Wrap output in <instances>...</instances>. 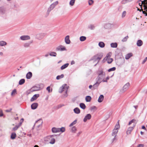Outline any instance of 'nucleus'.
I'll list each match as a JSON object with an SVG mask.
<instances>
[{
	"label": "nucleus",
	"mask_w": 147,
	"mask_h": 147,
	"mask_svg": "<svg viewBox=\"0 0 147 147\" xmlns=\"http://www.w3.org/2000/svg\"><path fill=\"white\" fill-rule=\"evenodd\" d=\"M58 1H57L51 4L48 9L47 13L48 14H49L50 12L58 4Z\"/></svg>",
	"instance_id": "6"
},
{
	"label": "nucleus",
	"mask_w": 147,
	"mask_h": 147,
	"mask_svg": "<svg viewBox=\"0 0 147 147\" xmlns=\"http://www.w3.org/2000/svg\"><path fill=\"white\" fill-rule=\"evenodd\" d=\"M7 43L4 41H0V46H3L7 45Z\"/></svg>",
	"instance_id": "30"
},
{
	"label": "nucleus",
	"mask_w": 147,
	"mask_h": 147,
	"mask_svg": "<svg viewBox=\"0 0 147 147\" xmlns=\"http://www.w3.org/2000/svg\"><path fill=\"white\" fill-rule=\"evenodd\" d=\"M96 109V107L95 106H92V107H91L90 108L91 110Z\"/></svg>",
	"instance_id": "52"
},
{
	"label": "nucleus",
	"mask_w": 147,
	"mask_h": 147,
	"mask_svg": "<svg viewBox=\"0 0 147 147\" xmlns=\"http://www.w3.org/2000/svg\"><path fill=\"white\" fill-rule=\"evenodd\" d=\"M47 90H48L49 93H50L51 92L50 89V87L48 86L47 88Z\"/></svg>",
	"instance_id": "54"
},
{
	"label": "nucleus",
	"mask_w": 147,
	"mask_h": 147,
	"mask_svg": "<svg viewBox=\"0 0 147 147\" xmlns=\"http://www.w3.org/2000/svg\"><path fill=\"white\" fill-rule=\"evenodd\" d=\"M74 111L75 113L77 114H79L80 113V109L78 107L75 108L74 109Z\"/></svg>",
	"instance_id": "26"
},
{
	"label": "nucleus",
	"mask_w": 147,
	"mask_h": 147,
	"mask_svg": "<svg viewBox=\"0 0 147 147\" xmlns=\"http://www.w3.org/2000/svg\"><path fill=\"white\" fill-rule=\"evenodd\" d=\"M20 125H16L13 128V131H16L18 129Z\"/></svg>",
	"instance_id": "48"
},
{
	"label": "nucleus",
	"mask_w": 147,
	"mask_h": 147,
	"mask_svg": "<svg viewBox=\"0 0 147 147\" xmlns=\"http://www.w3.org/2000/svg\"><path fill=\"white\" fill-rule=\"evenodd\" d=\"M65 43L67 44H69L70 43V40L69 39V36L67 35L65 38Z\"/></svg>",
	"instance_id": "16"
},
{
	"label": "nucleus",
	"mask_w": 147,
	"mask_h": 147,
	"mask_svg": "<svg viewBox=\"0 0 147 147\" xmlns=\"http://www.w3.org/2000/svg\"><path fill=\"white\" fill-rule=\"evenodd\" d=\"M43 34L42 33L38 34L36 35V38L39 40L41 39L43 37Z\"/></svg>",
	"instance_id": "21"
},
{
	"label": "nucleus",
	"mask_w": 147,
	"mask_h": 147,
	"mask_svg": "<svg viewBox=\"0 0 147 147\" xmlns=\"http://www.w3.org/2000/svg\"><path fill=\"white\" fill-rule=\"evenodd\" d=\"M3 115V114L2 110H0V117H2Z\"/></svg>",
	"instance_id": "53"
},
{
	"label": "nucleus",
	"mask_w": 147,
	"mask_h": 147,
	"mask_svg": "<svg viewBox=\"0 0 147 147\" xmlns=\"http://www.w3.org/2000/svg\"><path fill=\"white\" fill-rule=\"evenodd\" d=\"M6 13V9L4 7L0 8V14L1 15L5 14Z\"/></svg>",
	"instance_id": "13"
},
{
	"label": "nucleus",
	"mask_w": 147,
	"mask_h": 147,
	"mask_svg": "<svg viewBox=\"0 0 147 147\" xmlns=\"http://www.w3.org/2000/svg\"><path fill=\"white\" fill-rule=\"evenodd\" d=\"M68 88V86H67V84H63L59 88V92L60 93H62V92H64L66 94L64 96L65 97H67V94Z\"/></svg>",
	"instance_id": "5"
},
{
	"label": "nucleus",
	"mask_w": 147,
	"mask_h": 147,
	"mask_svg": "<svg viewBox=\"0 0 147 147\" xmlns=\"http://www.w3.org/2000/svg\"><path fill=\"white\" fill-rule=\"evenodd\" d=\"M52 131L53 133H56L59 132V128H57L55 127L52 128Z\"/></svg>",
	"instance_id": "22"
},
{
	"label": "nucleus",
	"mask_w": 147,
	"mask_h": 147,
	"mask_svg": "<svg viewBox=\"0 0 147 147\" xmlns=\"http://www.w3.org/2000/svg\"><path fill=\"white\" fill-rule=\"evenodd\" d=\"M91 97L90 96H88L86 97L85 99L87 102H90L91 100Z\"/></svg>",
	"instance_id": "31"
},
{
	"label": "nucleus",
	"mask_w": 147,
	"mask_h": 147,
	"mask_svg": "<svg viewBox=\"0 0 147 147\" xmlns=\"http://www.w3.org/2000/svg\"><path fill=\"white\" fill-rule=\"evenodd\" d=\"M82 133L81 131L79 132L77 134V136H78Z\"/></svg>",
	"instance_id": "63"
},
{
	"label": "nucleus",
	"mask_w": 147,
	"mask_h": 147,
	"mask_svg": "<svg viewBox=\"0 0 147 147\" xmlns=\"http://www.w3.org/2000/svg\"><path fill=\"white\" fill-rule=\"evenodd\" d=\"M147 60V57H146L145 58V59L143 60V61L142 62V63L143 64Z\"/></svg>",
	"instance_id": "55"
},
{
	"label": "nucleus",
	"mask_w": 147,
	"mask_h": 147,
	"mask_svg": "<svg viewBox=\"0 0 147 147\" xmlns=\"http://www.w3.org/2000/svg\"><path fill=\"white\" fill-rule=\"evenodd\" d=\"M56 135H50V136H48L47 137V139H49V140H50V141L49 142V143L51 144H53L55 143V139L53 138V137L54 136H55Z\"/></svg>",
	"instance_id": "8"
},
{
	"label": "nucleus",
	"mask_w": 147,
	"mask_h": 147,
	"mask_svg": "<svg viewBox=\"0 0 147 147\" xmlns=\"http://www.w3.org/2000/svg\"><path fill=\"white\" fill-rule=\"evenodd\" d=\"M113 61V59L112 58H110L108 59L107 60V63H108L110 64L112 63Z\"/></svg>",
	"instance_id": "49"
},
{
	"label": "nucleus",
	"mask_w": 147,
	"mask_h": 147,
	"mask_svg": "<svg viewBox=\"0 0 147 147\" xmlns=\"http://www.w3.org/2000/svg\"><path fill=\"white\" fill-rule=\"evenodd\" d=\"M49 55L51 56L55 57L57 55V53L56 52H51Z\"/></svg>",
	"instance_id": "40"
},
{
	"label": "nucleus",
	"mask_w": 147,
	"mask_h": 147,
	"mask_svg": "<svg viewBox=\"0 0 147 147\" xmlns=\"http://www.w3.org/2000/svg\"><path fill=\"white\" fill-rule=\"evenodd\" d=\"M142 4H143L144 11H142V13L145 15L146 16H147V0H144L142 1V3H139V5L141 7Z\"/></svg>",
	"instance_id": "4"
},
{
	"label": "nucleus",
	"mask_w": 147,
	"mask_h": 147,
	"mask_svg": "<svg viewBox=\"0 0 147 147\" xmlns=\"http://www.w3.org/2000/svg\"><path fill=\"white\" fill-rule=\"evenodd\" d=\"M143 42L141 40H138L136 43L138 47H140L143 45Z\"/></svg>",
	"instance_id": "19"
},
{
	"label": "nucleus",
	"mask_w": 147,
	"mask_h": 147,
	"mask_svg": "<svg viewBox=\"0 0 147 147\" xmlns=\"http://www.w3.org/2000/svg\"><path fill=\"white\" fill-rule=\"evenodd\" d=\"M69 65V64L68 63H67L64 65H63L61 67V69L62 70L65 69Z\"/></svg>",
	"instance_id": "29"
},
{
	"label": "nucleus",
	"mask_w": 147,
	"mask_h": 147,
	"mask_svg": "<svg viewBox=\"0 0 147 147\" xmlns=\"http://www.w3.org/2000/svg\"><path fill=\"white\" fill-rule=\"evenodd\" d=\"M77 120H75L74 121H73L69 125V127H71L73 126V125L76 124L77 123Z\"/></svg>",
	"instance_id": "41"
},
{
	"label": "nucleus",
	"mask_w": 147,
	"mask_h": 147,
	"mask_svg": "<svg viewBox=\"0 0 147 147\" xmlns=\"http://www.w3.org/2000/svg\"><path fill=\"white\" fill-rule=\"evenodd\" d=\"M93 3V1L92 0H89L88 1V4L89 5H92Z\"/></svg>",
	"instance_id": "51"
},
{
	"label": "nucleus",
	"mask_w": 147,
	"mask_h": 147,
	"mask_svg": "<svg viewBox=\"0 0 147 147\" xmlns=\"http://www.w3.org/2000/svg\"><path fill=\"white\" fill-rule=\"evenodd\" d=\"M88 28L92 30H94L95 28L94 25L92 24H90L88 26Z\"/></svg>",
	"instance_id": "37"
},
{
	"label": "nucleus",
	"mask_w": 147,
	"mask_h": 147,
	"mask_svg": "<svg viewBox=\"0 0 147 147\" xmlns=\"http://www.w3.org/2000/svg\"><path fill=\"white\" fill-rule=\"evenodd\" d=\"M105 44L102 42H100L98 43V45L100 48H103L105 46Z\"/></svg>",
	"instance_id": "27"
},
{
	"label": "nucleus",
	"mask_w": 147,
	"mask_h": 147,
	"mask_svg": "<svg viewBox=\"0 0 147 147\" xmlns=\"http://www.w3.org/2000/svg\"><path fill=\"white\" fill-rule=\"evenodd\" d=\"M118 132V130L116 129H114L113 131V132L112 134V135L113 136H114V138L113 139V141L115 140V137L116 136Z\"/></svg>",
	"instance_id": "15"
},
{
	"label": "nucleus",
	"mask_w": 147,
	"mask_h": 147,
	"mask_svg": "<svg viewBox=\"0 0 147 147\" xmlns=\"http://www.w3.org/2000/svg\"><path fill=\"white\" fill-rule=\"evenodd\" d=\"M75 63V62L74 61H71V64L73 65Z\"/></svg>",
	"instance_id": "61"
},
{
	"label": "nucleus",
	"mask_w": 147,
	"mask_h": 147,
	"mask_svg": "<svg viewBox=\"0 0 147 147\" xmlns=\"http://www.w3.org/2000/svg\"><path fill=\"white\" fill-rule=\"evenodd\" d=\"M39 96V95L38 94H35L31 98L30 101H33L36 100L37 98Z\"/></svg>",
	"instance_id": "18"
},
{
	"label": "nucleus",
	"mask_w": 147,
	"mask_h": 147,
	"mask_svg": "<svg viewBox=\"0 0 147 147\" xmlns=\"http://www.w3.org/2000/svg\"><path fill=\"white\" fill-rule=\"evenodd\" d=\"M65 130V127H62L61 128H59V132L61 131L62 132H64Z\"/></svg>",
	"instance_id": "42"
},
{
	"label": "nucleus",
	"mask_w": 147,
	"mask_h": 147,
	"mask_svg": "<svg viewBox=\"0 0 147 147\" xmlns=\"http://www.w3.org/2000/svg\"><path fill=\"white\" fill-rule=\"evenodd\" d=\"M16 93V89H14L12 91L11 93V96H13V95L15 94Z\"/></svg>",
	"instance_id": "46"
},
{
	"label": "nucleus",
	"mask_w": 147,
	"mask_h": 147,
	"mask_svg": "<svg viewBox=\"0 0 147 147\" xmlns=\"http://www.w3.org/2000/svg\"><path fill=\"white\" fill-rule=\"evenodd\" d=\"M76 0H70L69 3V5L71 6H73L75 4Z\"/></svg>",
	"instance_id": "33"
},
{
	"label": "nucleus",
	"mask_w": 147,
	"mask_h": 147,
	"mask_svg": "<svg viewBox=\"0 0 147 147\" xmlns=\"http://www.w3.org/2000/svg\"><path fill=\"white\" fill-rule=\"evenodd\" d=\"M144 145L143 144H139L138 145V147H144Z\"/></svg>",
	"instance_id": "58"
},
{
	"label": "nucleus",
	"mask_w": 147,
	"mask_h": 147,
	"mask_svg": "<svg viewBox=\"0 0 147 147\" xmlns=\"http://www.w3.org/2000/svg\"><path fill=\"white\" fill-rule=\"evenodd\" d=\"M98 76L96 79V82L93 85V88L94 89L96 88L102 82H103L105 76V73L102 69H100L98 71Z\"/></svg>",
	"instance_id": "1"
},
{
	"label": "nucleus",
	"mask_w": 147,
	"mask_h": 147,
	"mask_svg": "<svg viewBox=\"0 0 147 147\" xmlns=\"http://www.w3.org/2000/svg\"><path fill=\"white\" fill-rule=\"evenodd\" d=\"M64 76V75L63 74H62L61 75L57 76L56 77V79L57 80H59L61 78H63Z\"/></svg>",
	"instance_id": "38"
},
{
	"label": "nucleus",
	"mask_w": 147,
	"mask_h": 147,
	"mask_svg": "<svg viewBox=\"0 0 147 147\" xmlns=\"http://www.w3.org/2000/svg\"><path fill=\"white\" fill-rule=\"evenodd\" d=\"M20 39L22 40H26L30 39V37L27 35H24L21 36L20 37Z\"/></svg>",
	"instance_id": "9"
},
{
	"label": "nucleus",
	"mask_w": 147,
	"mask_h": 147,
	"mask_svg": "<svg viewBox=\"0 0 147 147\" xmlns=\"http://www.w3.org/2000/svg\"><path fill=\"white\" fill-rule=\"evenodd\" d=\"M43 122L41 119H40L36 121L34 124L32 129H33L35 125H36V129L37 130H39L42 127V125Z\"/></svg>",
	"instance_id": "3"
},
{
	"label": "nucleus",
	"mask_w": 147,
	"mask_h": 147,
	"mask_svg": "<svg viewBox=\"0 0 147 147\" xmlns=\"http://www.w3.org/2000/svg\"><path fill=\"white\" fill-rule=\"evenodd\" d=\"M109 77L108 76L105 79L104 78L103 82H107V80H109Z\"/></svg>",
	"instance_id": "50"
},
{
	"label": "nucleus",
	"mask_w": 147,
	"mask_h": 147,
	"mask_svg": "<svg viewBox=\"0 0 147 147\" xmlns=\"http://www.w3.org/2000/svg\"><path fill=\"white\" fill-rule=\"evenodd\" d=\"M25 82V80L24 79H21L19 81V84L20 85H22L24 84Z\"/></svg>",
	"instance_id": "32"
},
{
	"label": "nucleus",
	"mask_w": 147,
	"mask_h": 147,
	"mask_svg": "<svg viewBox=\"0 0 147 147\" xmlns=\"http://www.w3.org/2000/svg\"><path fill=\"white\" fill-rule=\"evenodd\" d=\"M104 96L103 95H101L99 96L98 99V102H101L103 100Z\"/></svg>",
	"instance_id": "24"
},
{
	"label": "nucleus",
	"mask_w": 147,
	"mask_h": 147,
	"mask_svg": "<svg viewBox=\"0 0 147 147\" xmlns=\"http://www.w3.org/2000/svg\"><path fill=\"white\" fill-rule=\"evenodd\" d=\"M129 86V83H127L124 85L123 88V90L125 91L128 88Z\"/></svg>",
	"instance_id": "17"
},
{
	"label": "nucleus",
	"mask_w": 147,
	"mask_h": 147,
	"mask_svg": "<svg viewBox=\"0 0 147 147\" xmlns=\"http://www.w3.org/2000/svg\"><path fill=\"white\" fill-rule=\"evenodd\" d=\"M86 39V37L85 36H81L80 38V40L81 41H83Z\"/></svg>",
	"instance_id": "39"
},
{
	"label": "nucleus",
	"mask_w": 147,
	"mask_h": 147,
	"mask_svg": "<svg viewBox=\"0 0 147 147\" xmlns=\"http://www.w3.org/2000/svg\"><path fill=\"white\" fill-rule=\"evenodd\" d=\"M11 110H12V109H9L6 110V111L7 112H10Z\"/></svg>",
	"instance_id": "59"
},
{
	"label": "nucleus",
	"mask_w": 147,
	"mask_h": 147,
	"mask_svg": "<svg viewBox=\"0 0 147 147\" xmlns=\"http://www.w3.org/2000/svg\"><path fill=\"white\" fill-rule=\"evenodd\" d=\"M128 38V36H126L124 38H123L122 40V41L123 42H124L126 41L127 39Z\"/></svg>",
	"instance_id": "45"
},
{
	"label": "nucleus",
	"mask_w": 147,
	"mask_h": 147,
	"mask_svg": "<svg viewBox=\"0 0 147 147\" xmlns=\"http://www.w3.org/2000/svg\"><path fill=\"white\" fill-rule=\"evenodd\" d=\"M91 117V115L90 114H88L85 117L83 121L84 122H86L87 120L90 119Z\"/></svg>",
	"instance_id": "12"
},
{
	"label": "nucleus",
	"mask_w": 147,
	"mask_h": 147,
	"mask_svg": "<svg viewBox=\"0 0 147 147\" xmlns=\"http://www.w3.org/2000/svg\"><path fill=\"white\" fill-rule=\"evenodd\" d=\"M110 45L111 47L112 48H116L117 47V44L116 42L112 43Z\"/></svg>",
	"instance_id": "28"
},
{
	"label": "nucleus",
	"mask_w": 147,
	"mask_h": 147,
	"mask_svg": "<svg viewBox=\"0 0 147 147\" xmlns=\"http://www.w3.org/2000/svg\"><path fill=\"white\" fill-rule=\"evenodd\" d=\"M102 56V55L101 54H97L92 57L90 59V61L93 60L94 62H97L94 65V66H95L101 59Z\"/></svg>",
	"instance_id": "2"
},
{
	"label": "nucleus",
	"mask_w": 147,
	"mask_h": 147,
	"mask_svg": "<svg viewBox=\"0 0 147 147\" xmlns=\"http://www.w3.org/2000/svg\"><path fill=\"white\" fill-rule=\"evenodd\" d=\"M38 104L37 103H34L32 104L31 105V107L32 109H36L37 107Z\"/></svg>",
	"instance_id": "20"
},
{
	"label": "nucleus",
	"mask_w": 147,
	"mask_h": 147,
	"mask_svg": "<svg viewBox=\"0 0 147 147\" xmlns=\"http://www.w3.org/2000/svg\"><path fill=\"white\" fill-rule=\"evenodd\" d=\"M116 69V68L115 67H112L111 68H110L108 70V71L109 72H111V71H114Z\"/></svg>",
	"instance_id": "44"
},
{
	"label": "nucleus",
	"mask_w": 147,
	"mask_h": 147,
	"mask_svg": "<svg viewBox=\"0 0 147 147\" xmlns=\"http://www.w3.org/2000/svg\"><path fill=\"white\" fill-rule=\"evenodd\" d=\"M33 42V40L25 43L23 44L24 47L26 48H28L30 47V44Z\"/></svg>",
	"instance_id": "10"
},
{
	"label": "nucleus",
	"mask_w": 147,
	"mask_h": 147,
	"mask_svg": "<svg viewBox=\"0 0 147 147\" xmlns=\"http://www.w3.org/2000/svg\"><path fill=\"white\" fill-rule=\"evenodd\" d=\"M56 50L58 51H66V49L64 46H63L62 45H60L59 46L57 47L56 48Z\"/></svg>",
	"instance_id": "11"
},
{
	"label": "nucleus",
	"mask_w": 147,
	"mask_h": 147,
	"mask_svg": "<svg viewBox=\"0 0 147 147\" xmlns=\"http://www.w3.org/2000/svg\"><path fill=\"white\" fill-rule=\"evenodd\" d=\"M126 12L125 11H123L122 13V15L121 16L122 18H124L125 16L126 15Z\"/></svg>",
	"instance_id": "47"
},
{
	"label": "nucleus",
	"mask_w": 147,
	"mask_h": 147,
	"mask_svg": "<svg viewBox=\"0 0 147 147\" xmlns=\"http://www.w3.org/2000/svg\"><path fill=\"white\" fill-rule=\"evenodd\" d=\"M131 121L132 123H134L136 121V120L135 119H133Z\"/></svg>",
	"instance_id": "60"
},
{
	"label": "nucleus",
	"mask_w": 147,
	"mask_h": 147,
	"mask_svg": "<svg viewBox=\"0 0 147 147\" xmlns=\"http://www.w3.org/2000/svg\"><path fill=\"white\" fill-rule=\"evenodd\" d=\"M142 129L146 130V129L145 127L144 126H142Z\"/></svg>",
	"instance_id": "62"
},
{
	"label": "nucleus",
	"mask_w": 147,
	"mask_h": 147,
	"mask_svg": "<svg viewBox=\"0 0 147 147\" xmlns=\"http://www.w3.org/2000/svg\"><path fill=\"white\" fill-rule=\"evenodd\" d=\"M77 131V128L75 126L71 128V131L72 133H75Z\"/></svg>",
	"instance_id": "34"
},
{
	"label": "nucleus",
	"mask_w": 147,
	"mask_h": 147,
	"mask_svg": "<svg viewBox=\"0 0 147 147\" xmlns=\"http://www.w3.org/2000/svg\"><path fill=\"white\" fill-rule=\"evenodd\" d=\"M40 88L36 86H34L32 87L30 89L28 90L26 92L27 95L31 93L34 91H36L40 90Z\"/></svg>",
	"instance_id": "7"
},
{
	"label": "nucleus",
	"mask_w": 147,
	"mask_h": 147,
	"mask_svg": "<svg viewBox=\"0 0 147 147\" xmlns=\"http://www.w3.org/2000/svg\"><path fill=\"white\" fill-rule=\"evenodd\" d=\"M110 54H111V53H109L107 54L106 57H107V58H108L109 57H110L111 55H110Z\"/></svg>",
	"instance_id": "56"
},
{
	"label": "nucleus",
	"mask_w": 147,
	"mask_h": 147,
	"mask_svg": "<svg viewBox=\"0 0 147 147\" xmlns=\"http://www.w3.org/2000/svg\"><path fill=\"white\" fill-rule=\"evenodd\" d=\"M119 121H118L117 122V124L116 125L115 127V129H116L118 130V129H119L120 127V126L119 123Z\"/></svg>",
	"instance_id": "43"
},
{
	"label": "nucleus",
	"mask_w": 147,
	"mask_h": 147,
	"mask_svg": "<svg viewBox=\"0 0 147 147\" xmlns=\"http://www.w3.org/2000/svg\"><path fill=\"white\" fill-rule=\"evenodd\" d=\"M80 107L82 109H84L86 108V106L83 103H81L80 105Z\"/></svg>",
	"instance_id": "36"
},
{
	"label": "nucleus",
	"mask_w": 147,
	"mask_h": 147,
	"mask_svg": "<svg viewBox=\"0 0 147 147\" xmlns=\"http://www.w3.org/2000/svg\"><path fill=\"white\" fill-rule=\"evenodd\" d=\"M135 125H134L133 127H130L128 128L126 132V134L129 135L130 134L131 132L133 129Z\"/></svg>",
	"instance_id": "14"
},
{
	"label": "nucleus",
	"mask_w": 147,
	"mask_h": 147,
	"mask_svg": "<svg viewBox=\"0 0 147 147\" xmlns=\"http://www.w3.org/2000/svg\"><path fill=\"white\" fill-rule=\"evenodd\" d=\"M16 135L15 133H13L11 134V139H14L16 137Z\"/></svg>",
	"instance_id": "35"
},
{
	"label": "nucleus",
	"mask_w": 147,
	"mask_h": 147,
	"mask_svg": "<svg viewBox=\"0 0 147 147\" xmlns=\"http://www.w3.org/2000/svg\"><path fill=\"white\" fill-rule=\"evenodd\" d=\"M32 76V73L31 72H29L26 75V78L27 79H30Z\"/></svg>",
	"instance_id": "23"
},
{
	"label": "nucleus",
	"mask_w": 147,
	"mask_h": 147,
	"mask_svg": "<svg viewBox=\"0 0 147 147\" xmlns=\"http://www.w3.org/2000/svg\"><path fill=\"white\" fill-rule=\"evenodd\" d=\"M49 55L48 54H45V57H48L49 56Z\"/></svg>",
	"instance_id": "64"
},
{
	"label": "nucleus",
	"mask_w": 147,
	"mask_h": 147,
	"mask_svg": "<svg viewBox=\"0 0 147 147\" xmlns=\"http://www.w3.org/2000/svg\"><path fill=\"white\" fill-rule=\"evenodd\" d=\"M143 6V4H142V6H141H141H140V7H141V9H138V10H139V11H143V9H142V6Z\"/></svg>",
	"instance_id": "57"
},
{
	"label": "nucleus",
	"mask_w": 147,
	"mask_h": 147,
	"mask_svg": "<svg viewBox=\"0 0 147 147\" xmlns=\"http://www.w3.org/2000/svg\"><path fill=\"white\" fill-rule=\"evenodd\" d=\"M132 56V53H129L125 55V59H128Z\"/></svg>",
	"instance_id": "25"
}]
</instances>
